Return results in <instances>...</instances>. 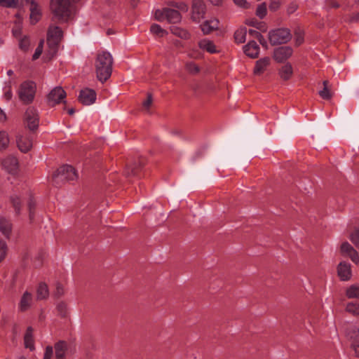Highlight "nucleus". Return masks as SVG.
I'll return each instance as SVG.
<instances>
[{
	"label": "nucleus",
	"mask_w": 359,
	"mask_h": 359,
	"mask_svg": "<svg viewBox=\"0 0 359 359\" xmlns=\"http://www.w3.org/2000/svg\"><path fill=\"white\" fill-rule=\"evenodd\" d=\"M27 210L29 212V222L32 223L34 220L35 210H36V201L32 196L30 195L27 201Z\"/></svg>",
	"instance_id": "27"
},
{
	"label": "nucleus",
	"mask_w": 359,
	"mask_h": 359,
	"mask_svg": "<svg viewBox=\"0 0 359 359\" xmlns=\"http://www.w3.org/2000/svg\"><path fill=\"white\" fill-rule=\"evenodd\" d=\"M66 97V92L59 86L54 88L47 95V103L54 107L61 102Z\"/></svg>",
	"instance_id": "10"
},
{
	"label": "nucleus",
	"mask_w": 359,
	"mask_h": 359,
	"mask_svg": "<svg viewBox=\"0 0 359 359\" xmlns=\"http://www.w3.org/2000/svg\"><path fill=\"white\" fill-rule=\"evenodd\" d=\"M246 23L250 26L256 27L257 29H259L263 32H265L267 29V27L264 22H259L256 19L248 20Z\"/></svg>",
	"instance_id": "34"
},
{
	"label": "nucleus",
	"mask_w": 359,
	"mask_h": 359,
	"mask_svg": "<svg viewBox=\"0 0 359 359\" xmlns=\"http://www.w3.org/2000/svg\"><path fill=\"white\" fill-rule=\"evenodd\" d=\"M54 349L56 359H63L67 356H69V352H72V349L69 348V344L65 340H59L54 344Z\"/></svg>",
	"instance_id": "12"
},
{
	"label": "nucleus",
	"mask_w": 359,
	"mask_h": 359,
	"mask_svg": "<svg viewBox=\"0 0 359 359\" xmlns=\"http://www.w3.org/2000/svg\"><path fill=\"white\" fill-rule=\"evenodd\" d=\"M271 63V59L269 57H264L256 61L253 73L255 75H261L264 72Z\"/></svg>",
	"instance_id": "20"
},
{
	"label": "nucleus",
	"mask_w": 359,
	"mask_h": 359,
	"mask_svg": "<svg viewBox=\"0 0 359 359\" xmlns=\"http://www.w3.org/2000/svg\"><path fill=\"white\" fill-rule=\"evenodd\" d=\"M13 34L15 37L18 38L21 36L22 29L20 26H15L12 30Z\"/></svg>",
	"instance_id": "59"
},
{
	"label": "nucleus",
	"mask_w": 359,
	"mask_h": 359,
	"mask_svg": "<svg viewBox=\"0 0 359 359\" xmlns=\"http://www.w3.org/2000/svg\"><path fill=\"white\" fill-rule=\"evenodd\" d=\"M33 328L28 327L24 336V345L30 351L34 350V340L33 337Z\"/></svg>",
	"instance_id": "23"
},
{
	"label": "nucleus",
	"mask_w": 359,
	"mask_h": 359,
	"mask_svg": "<svg viewBox=\"0 0 359 359\" xmlns=\"http://www.w3.org/2000/svg\"><path fill=\"white\" fill-rule=\"evenodd\" d=\"M295 41L297 46H299L304 41L303 33L300 29H298L295 32Z\"/></svg>",
	"instance_id": "53"
},
{
	"label": "nucleus",
	"mask_w": 359,
	"mask_h": 359,
	"mask_svg": "<svg viewBox=\"0 0 359 359\" xmlns=\"http://www.w3.org/2000/svg\"><path fill=\"white\" fill-rule=\"evenodd\" d=\"M16 142L18 149L23 153L29 151L32 147V139L27 135H18Z\"/></svg>",
	"instance_id": "17"
},
{
	"label": "nucleus",
	"mask_w": 359,
	"mask_h": 359,
	"mask_svg": "<svg viewBox=\"0 0 359 359\" xmlns=\"http://www.w3.org/2000/svg\"><path fill=\"white\" fill-rule=\"evenodd\" d=\"M292 48L290 46H280L275 48L273 57L278 62H283L292 55Z\"/></svg>",
	"instance_id": "11"
},
{
	"label": "nucleus",
	"mask_w": 359,
	"mask_h": 359,
	"mask_svg": "<svg viewBox=\"0 0 359 359\" xmlns=\"http://www.w3.org/2000/svg\"><path fill=\"white\" fill-rule=\"evenodd\" d=\"M3 167L11 174H15L18 169V161L12 156H8L2 162Z\"/></svg>",
	"instance_id": "19"
},
{
	"label": "nucleus",
	"mask_w": 359,
	"mask_h": 359,
	"mask_svg": "<svg viewBox=\"0 0 359 359\" xmlns=\"http://www.w3.org/2000/svg\"><path fill=\"white\" fill-rule=\"evenodd\" d=\"M79 0H51L50 9L54 16L60 21L66 22L72 13V3Z\"/></svg>",
	"instance_id": "2"
},
{
	"label": "nucleus",
	"mask_w": 359,
	"mask_h": 359,
	"mask_svg": "<svg viewBox=\"0 0 359 359\" xmlns=\"http://www.w3.org/2000/svg\"><path fill=\"white\" fill-rule=\"evenodd\" d=\"M187 71L191 74H196L200 72V68L194 62H187L185 65Z\"/></svg>",
	"instance_id": "39"
},
{
	"label": "nucleus",
	"mask_w": 359,
	"mask_h": 359,
	"mask_svg": "<svg viewBox=\"0 0 359 359\" xmlns=\"http://www.w3.org/2000/svg\"><path fill=\"white\" fill-rule=\"evenodd\" d=\"M32 301V295L29 292H25L20 300V309L22 311H25L28 309L30 306Z\"/></svg>",
	"instance_id": "25"
},
{
	"label": "nucleus",
	"mask_w": 359,
	"mask_h": 359,
	"mask_svg": "<svg viewBox=\"0 0 359 359\" xmlns=\"http://www.w3.org/2000/svg\"><path fill=\"white\" fill-rule=\"evenodd\" d=\"M53 355V348L51 346H47L45 350L43 359H51Z\"/></svg>",
	"instance_id": "54"
},
{
	"label": "nucleus",
	"mask_w": 359,
	"mask_h": 359,
	"mask_svg": "<svg viewBox=\"0 0 359 359\" xmlns=\"http://www.w3.org/2000/svg\"><path fill=\"white\" fill-rule=\"evenodd\" d=\"M169 5L182 12H187L189 10L188 5L184 2H170Z\"/></svg>",
	"instance_id": "41"
},
{
	"label": "nucleus",
	"mask_w": 359,
	"mask_h": 359,
	"mask_svg": "<svg viewBox=\"0 0 359 359\" xmlns=\"http://www.w3.org/2000/svg\"><path fill=\"white\" fill-rule=\"evenodd\" d=\"M259 46L253 40L250 41L246 45L243 46V52L250 58L255 59L259 55Z\"/></svg>",
	"instance_id": "16"
},
{
	"label": "nucleus",
	"mask_w": 359,
	"mask_h": 359,
	"mask_svg": "<svg viewBox=\"0 0 359 359\" xmlns=\"http://www.w3.org/2000/svg\"><path fill=\"white\" fill-rule=\"evenodd\" d=\"M171 31L175 35L182 39H188L189 38L190 36L189 33L187 30H184L181 28L173 27L172 29H171Z\"/></svg>",
	"instance_id": "35"
},
{
	"label": "nucleus",
	"mask_w": 359,
	"mask_h": 359,
	"mask_svg": "<svg viewBox=\"0 0 359 359\" xmlns=\"http://www.w3.org/2000/svg\"><path fill=\"white\" fill-rule=\"evenodd\" d=\"M350 239L355 247L359 248V228L351 234Z\"/></svg>",
	"instance_id": "47"
},
{
	"label": "nucleus",
	"mask_w": 359,
	"mask_h": 359,
	"mask_svg": "<svg viewBox=\"0 0 359 359\" xmlns=\"http://www.w3.org/2000/svg\"><path fill=\"white\" fill-rule=\"evenodd\" d=\"M323 88L318 92L319 95L324 100H330L332 97L329 81L325 80L323 82Z\"/></svg>",
	"instance_id": "28"
},
{
	"label": "nucleus",
	"mask_w": 359,
	"mask_h": 359,
	"mask_svg": "<svg viewBox=\"0 0 359 359\" xmlns=\"http://www.w3.org/2000/svg\"><path fill=\"white\" fill-rule=\"evenodd\" d=\"M153 102L151 94H148L147 100L143 102V108L145 111L149 112V109Z\"/></svg>",
	"instance_id": "52"
},
{
	"label": "nucleus",
	"mask_w": 359,
	"mask_h": 359,
	"mask_svg": "<svg viewBox=\"0 0 359 359\" xmlns=\"http://www.w3.org/2000/svg\"><path fill=\"white\" fill-rule=\"evenodd\" d=\"M6 118L5 113L3 111V110L0 108V121H5Z\"/></svg>",
	"instance_id": "64"
},
{
	"label": "nucleus",
	"mask_w": 359,
	"mask_h": 359,
	"mask_svg": "<svg viewBox=\"0 0 359 359\" xmlns=\"http://www.w3.org/2000/svg\"><path fill=\"white\" fill-rule=\"evenodd\" d=\"M208 22H210L211 27L213 28V29H218L219 25V20L217 19L211 20H207Z\"/></svg>",
	"instance_id": "61"
},
{
	"label": "nucleus",
	"mask_w": 359,
	"mask_h": 359,
	"mask_svg": "<svg viewBox=\"0 0 359 359\" xmlns=\"http://www.w3.org/2000/svg\"><path fill=\"white\" fill-rule=\"evenodd\" d=\"M199 46L201 48L207 50L210 53H215L217 52L216 46L213 43V42L209 40H202L199 42Z\"/></svg>",
	"instance_id": "29"
},
{
	"label": "nucleus",
	"mask_w": 359,
	"mask_h": 359,
	"mask_svg": "<svg viewBox=\"0 0 359 359\" xmlns=\"http://www.w3.org/2000/svg\"><path fill=\"white\" fill-rule=\"evenodd\" d=\"M145 161L144 159H138L134 162L127 164L124 173L126 177L138 176L139 172L144 165Z\"/></svg>",
	"instance_id": "14"
},
{
	"label": "nucleus",
	"mask_w": 359,
	"mask_h": 359,
	"mask_svg": "<svg viewBox=\"0 0 359 359\" xmlns=\"http://www.w3.org/2000/svg\"><path fill=\"white\" fill-rule=\"evenodd\" d=\"M150 30L151 33L158 36H163V34L166 32L164 29H163L161 27L160 25L157 24H153L151 26Z\"/></svg>",
	"instance_id": "44"
},
{
	"label": "nucleus",
	"mask_w": 359,
	"mask_h": 359,
	"mask_svg": "<svg viewBox=\"0 0 359 359\" xmlns=\"http://www.w3.org/2000/svg\"><path fill=\"white\" fill-rule=\"evenodd\" d=\"M349 256V257L351 258V259L355 264H358L359 263V256H358V253L357 252V251L355 250H353L351 253H349L348 255Z\"/></svg>",
	"instance_id": "57"
},
{
	"label": "nucleus",
	"mask_w": 359,
	"mask_h": 359,
	"mask_svg": "<svg viewBox=\"0 0 359 359\" xmlns=\"http://www.w3.org/2000/svg\"><path fill=\"white\" fill-rule=\"evenodd\" d=\"M206 6L203 0H193L191 6V19L198 22L205 17Z\"/></svg>",
	"instance_id": "9"
},
{
	"label": "nucleus",
	"mask_w": 359,
	"mask_h": 359,
	"mask_svg": "<svg viewBox=\"0 0 359 359\" xmlns=\"http://www.w3.org/2000/svg\"><path fill=\"white\" fill-rule=\"evenodd\" d=\"M29 46V39L25 36L22 39L20 40L19 46L20 48L22 50H27L28 49V47Z\"/></svg>",
	"instance_id": "50"
},
{
	"label": "nucleus",
	"mask_w": 359,
	"mask_h": 359,
	"mask_svg": "<svg viewBox=\"0 0 359 359\" xmlns=\"http://www.w3.org/2000/svg\"><path fill=\"white\" fill-rule=\"evenodd\" d=\"M8 135L5 131H0V151L6 149L9 144Z\"/></svg>",
	"instance_id": "33"
},
{
	"label": "nucleus",
	"mask_w": 359,
	"mask_h": 359,
	"mask_svg": "<svg viewBox=\"0 0 359 359\" xmlns=\"http://www.w3.org/2000/svg\"><path fill=\"white\" fill-rule=\"evenodd\" d=\"M247 34V29L245 27H243L236 30L234 33V39L236 42L238 43H242L245 41Z\"/></svg>",
	"instance_id": "31"
},
{
	"label": "nucleus",
	"mask_w": 359,
	"mask_h": 359,
	"mask_svg": "<svg viewBox=\"0 0 359 359\" xmlns=\"http://www.w3.org/2000/svg\"><path fill=\"white\" fill-rule=\"evenodd\" d=\"M248 33L250 36H252L253 38L257 39L259 43L265 48H268V44L264 36L257 31L254 29H250L248 31Z\"/></svg>",
	"instance_id": "32"
},
{
	"label": "nucleus",
	"mask_w": 359,
	"mask_h": 359,
	"mask_svg": "<svg viewBox=\"0 0 359 359\" xmlns=\"http://www.w3.org/2000/svg\"><path fill=\"white\" fill-rule=\"evenodd\" d=\"M113 57L109 52L102 51L97 54L95 60V72L97 79L105 82L111 75Z\"/></svg>",
	"instance_id": "1"
},
{
	"label": "nucleus",
	"mask_w": 359,
	"mask_h": 359,
	"mask_svg": "<svg viewBox=\"0 0 359 359\" xmlns=\"http://www.w3.org/2000/svg\"><path fill=\"white\" fill-rule=\"evenodd\" d=\"M352 346L355 351L356 356L359 358V340L353 344Z\"/></svg>",
	"instance_id": "62"
},
{
	"label": "nucleus",
	"mask_w": 359,
	"mask_h": 359,
	"mask_svg": "<svg viewBox=\"0 0 359 359\" xmlns=\"http://www.w3.org/2000/svg\"><path fill=\"white\" fill-rule=\"evenodd\" d=\"M65 294V289L63 285L60 283H56L55 290L53 292V296L55 298H60Z\"/></svg>",
	"instance_id": "43"
},
{
	"label": "nucleus",
	"mask_w": 359,
	"mask_h": 359,
	"mask_svg": "<svg viewBox=\"0 0 359 359\" xmlns=\"http://www.w3.org/2000/svg\"><path fill=\"white\" fill-rule=\"evenodd\" d=\"M6 88H8V90L4 93V97L7 100H10L12 98V97H13V93H12V90H11V81H8V83H6Z\"/></svg>",
	"instance_id": "55"
},
{
	"label": "nucleus",
	"mask_w": 359,
	"mask_h": 359,
	"mask_svg": "<svg viewBox=\"0 0 359 359\" xmlns=\"http://www.w3.org/2000/svg\"><path fill=\"white\" fill-rule=\"evenodd\" d=\"M346 311L354 316H359V304L348 303L346 308Z\"/></svg>",
	"instance_id": "36"
},
{
	"label": "nucleus",
	"mask_w": 359,
	"mask_h": 359,
	"mask_svg": "<svg viewBox=\"0 0 359 359\" xmlns=\"http://www.w3.org/2000/svg\"><path fill=\"white\" fill-rule=\"evenodd\" d=\"M78 100L83 105H90L95 102V91L90 88H85L81 90L80 91Z\"/></svg>",
	"instance_id": "13"
},
{
	"label": "nucleus",
	"mask_w": 359,
	"mask_h": 359,
	"mask_svg": "<svg viewBox=\"0 0 359 359\" xmlns=\"http://www.w3.org/2000/svg\"><path fill=\"white\" fill-rule=\"evenodd\" d=\"M25 121L29 130H36L39 123L37 111L33 107H29L25 114Z\"/></svg>",
	"instance_id": "8"
},
{
	"label": "nucleus",
	"mask_w": 359,
	"mask_h": 359,
	"mask_svg": "<svg viewBox=\"0 0 359 359\" xmlns=\"http://www.w3.org/2000/svg\"><path fill=\"white\" fill-rule=\"evenodd\" d=\"M337 275L341 280H348L351 277V264L341 262L337 266Z\"/></svg>",
	"instance_id": "15"
},
{
	"label": "nucleus",
	"mask_w": 359,
	"mask_h": 359,
	"mask_svg": "<svg viewBox=\"0 0 359 359\" xmlns=\"http://www.w3.org/2000/svg\"><path fill=\"white\" fill-rule=\"evenodd\" d=\"M9 203L14 210L15 215L16 216L20 215L23 205L21 196L17 193H13L9 197Z\"/></svg>",
	"instance_id": "18"
},
{
	"label": "nucleus",
	"mask_w": 359,
	"mask_h": 359,
	"mask_svg": "<svg viewBox=\"0 0 359 359\" xmlns=\"http://www.w3.org/2000/svg\"><path fill=\"white\" fill-rule=\"evenodd\" d=\"M266 3H262L258 5L256 10V15L261 19L264 18L266 15Z\"/></svg>",
	"instance_id": "38"
},
{
	"label": "nucleus",
	"mask_w": 359,
	"mask_h": 359,
	"mask_svg": "<svg viewBox=\"0 0 359 359\" xmlns=\"http://www.w3.org/2000/svg\"><path fill=\"white\" fill-rule=\"evenodd\" d=\"M7 249L8 248L6 242L0 239V255L6 257Z\"/></svg>",
	"instance_id": "56"
},
{
	"label": "nucleus",
	"mask_w": 359,
	"mask_h": 359,
	"mask_svg": "<svg viewBox=\"0 0 359 359\" xmlns=\"http://www.w3.org/2000/svg\"><path fill=\"white\" fill-rule=\"evenodd\" d=\"M355 250L348 242H344L341 245V251L343 253L348 255Z\"/></svg>",
	"instance_id": "48"
},
{
	"label": "nucleus",
	"mask_w": 359,
	"mask_h": 359,
	"mask_svg": "<svg viewBox=\"0 0 359 359\" xmlns=\"http://www.w3.org/2000/svg\"><path fill=\"white\" fill-rule=\"evenodd\" d=\"M12 332L13 335H18L19 333V325L15 323L13 326Z\"/></svg>",
	"instance_id": "63"
},
{
	"label": "nucleus",
	"mask_w": 359,
	"mask_h": 359,
	"mask_svg": "<svg viewBox=\"0 0 359 359\" xmlns=\"http://www.w3.org/2000/svg\"><path fill=\"white\" fill-rule=\"evenodd\" d=\"M77 177V173L72 165H64L53 174L52 183L55 187H61L65 182L75 180Z\"/></svg>",
	"instance_id": "4"
},
{
	"label": "nucleus",
	"mask_w": 359,
	"mask_h": 359,
	"mask_svg": "<svg viewBox=\"0 0 359 359\" xmlns=\"http://www.w3.org/2000/svg\"><path fill=\"white\" fill-rule=\"evenodd\" d=\"M344 20L348 23H359V12L345 16Z\"/></svg>",
	"instance_id": "40"
},
{
	"label": "nucleus",
	"mask_w": 359,
	"mask_h": 359,
	"mask_svg": "<svg viewBox=\"0 0 359 359\" xmlns=\"http://www.w3.org/2000/svg\"><path fill=\"white\" fill-rule=\"evenodd\" d=\"M155 18L158 21L167 20L170 23H177L181 21V15L180 12L175 9L164 8L162 10H156L155 11Z\"/></svg>",
	"instance_id": "7"
},
{
	"label": "nucleus",
	"mask_w": 359,
	"mask_h": 359,
	"mask_svg": "<svg viewBox=\"0 0 359 359\" xmlns=\"http://www.w3.org/2000/svg\"><path fill=\"white\" fill-rule=\"evenodd\" d=\"M63 32L57 26H50L47 33L48 50L46 53L47 60H50L57 53L59 44Z\"/></svg>",
	"instance_id": "3"
},
{
	"label": "nucleus",
	"mask_w": 359,
	"mask_h": 359,
	"mask_svg": "<svg viewBox=\"0 0 359 359\" xmlns=\"http://www.w3.org/2000/svg\"><path fill=\"white\" fill-rule=\"evenodd\" d=\"M49 295L48 285L45 283H40L36 290V297L39 300L46 299Z\"/></svg>",
	"instance_id": "26"
},
{
	"label": "nucleus",
	"mask_w": 359,
	"mask_h": 359,
	"mask_svg": "<svg viewBox=\"0 0 359 359\" xmlns=\"http://www.w3.org/2000/svg\"><path fill=\"white\" fill-rule=\"evenodd\" d=\"M36 93V84L33 81H26L22 83L18 90V96L20 101L28 104L34 99Z\"/></svg>",
	"instance_id": "5"
},
{
	"label": "nucleus",
	"mask_w": 359,
	"mask_h": 359,
	"mask_svg": "<svg viewBox=\"0 0 359 359\" xmlns=\"http://www.w3.org/2000/svg\"><path fill=\"white\" fill-rule=\"evenodd\" d=\"M30 11V20L32 24L36 23L41 16V11L40 6L36 1H32V5L29 8Z\"/></svg>",
	"instance_id": "22"
},
{
	"label": "nucleus",
	"mask_w": 359,
	"mask_h": 359,
	"mask_svg": "<svg viewBox=\"0 0 359 359\" xmlns=\"http://www.w3.org/2000/svg\"><path fill=\"white\" fill-rule=\"evenodd\" d=\"M297 8L298 6L297 4L291 3L287 7V12L288 14H292L297 9Z\"/></svg>",
	"instance_id": "60"
},
{
	"label": "nucleus",
	"mask_w": 359,
	"mask_h": 359,
	"mask_svg": "<svg viewBox=\"0 0 359 359\" xmlns=\"http://www.w3.org/2000/svg\"><path fill=\"white\" fill-rule=\"evenodd\" d=\"M280 0H271L269 8L271 11L275 12L280 8Z\"/></svg>",
	"instance_id": "51"
},
{
	"label": "nucleus",
	"mask_w": 359,
	"mask_h": 359,
	"mask_svg": "<svg viewBox=\"0 0 359 359\" xmlns=\"http://www.w3.org/2000/svg\"><path fill=\"white\" fill-rule=\"evenodd\" d=\"M18 0H0V5L7 8H16Z\"/></svg>",
	"instance_id": "42"
},
{
	"label": "nucleus",
	"mask_w": 359,
	"mask_h": 359,
	"mask_svg": "<svg viewBox=\"0 0 359 359\" xmlns=\"http://www.w3.org/2000/svg\"><path fill=\"white\" fill-rule=\"evenodd\" d=\"M233 2L238 6L248 8L250 6V4L247 2L246 0H233Z\"/></svg>",
	"instance_id": "58"
},
{
	"label": "nucleus",
	"mask_w": 359,
	"mask_h": 359,
	"mask_svg": "<svg viewBox=\"0 0 359 359\" xmlns=\"http://www.w3.org/2000/svg\"><path fill=\"white\" fill-rule=\"evenodd\" d=\"M346 295L349 299H359V285H351L346 292Z\"/></svg>",
	"instance_id": "30"
},
{
	"label": "nucleus",
	"mask_w": 359,
	"mask_h": 359,
	"mask_svg": "<svg viewBox=\"0 0 359 359\" xmlns=\"http://www.w3.org/2000/svg\"><path fill=\"white\" fill-rule=\"evenodd\" d=\"M292 67L290 63L284 65L283 67H281L278 72L280 77L285 81L288 80L292 75Z\"/></svg>",
	"instance_id": "24"
},
{
	"label": "nucleus",
	"mask_w": 359,
	"mask_h": 359,
	"mask_svg": "<svg viewBox=\"0 0 359 359\" xmlns=\"http://www.w3.org/2000/svg\"><path fill=\"white\" fill-rule=\"evenodd\" d=\"M12 228L13 224L11 220L4 216H0V231L6 238H10Z\"/></svg>",
	"instance_id": "21"
},
{
	"label": "nucleus",
	"mask_w": 359,
	"mask_h": 359,
	"mask_svg": "<svg viewBox=\"0 0 359 359\" xmlns=\"http://www.w3.org/2000/svg\"><path fill=\"white\" fill-rule=\"evenodd\" d=\"M43 43H44L43 40H41L39 42L38 46L36 48L35 52L32 56L33 60L38 59L40 57V55H41V53L43 52Z\"/></svg>",
	"instance_id": "45"
},
{
	"label": "nucleus",
	"mask_w": 359,
	"mask_h": 359,
	"mask_svg": "<svg viewBox=\"0 0 359 359\" xmlns=\"http://www.w3.org/2000/svg\"><path fill=\"white\" fill-rule=\"evenodd\" d=\"M346 334L350 338H355L358 337L359 334V327L357 326H351L347 330Z\"/></svg>",
	"instance_id": "46"
},
{
	"label": "nucleus",
	"mask_w": 359,
	"mask_h": 359,
	"mask_svg": "<svg viewBox=\"0 0 359 359\" xmlns=\"http://www.w3.org/2000/svg\"><path fill=\"white\" fill-rule=\"evenodd\" d=\"M57 311L60 317L65 318L67 316V305L64 302H60L57 304Z\"/></svg>",
	"instance_id": "37"
},
{
	"label": "nucleus",
	"mask_w": 359,
	"mask_h": 359,
	"mask_svg": "<svg viewBox=\"0 0 359 359\" xmlns=\"http://www.w3.org/2000/svg\"><path fill=\"white\" fill-rule=\"evenodd\" d=\"M201 30L204 34H208L212 32L214 29L211 27L210 22L205 21L201 25Z\"/></svg>",
	"instance_id": "49"
},
{
	"label": "nucleus",
	"mask_w": 359,
	"mask_h": 359,
	"mask_svg": "<svg viewBox=\"0 0 359 359\" xmlns=\"http://www.w3.org/2000/svg\"><path fill=\"white\" fill-rule=\"evenodd\" d=\"M291 39L290 31L286 28L273 29L269 32V40L272 46L286 43Z\"/></svg>",
	"instance_id": "6"
}]
</instances>
